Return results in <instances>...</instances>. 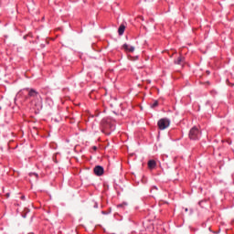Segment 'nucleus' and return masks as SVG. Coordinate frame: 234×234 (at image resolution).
<instances>
[{
    "label": "nucleus",
    "instance_id": "nucleus-11",
    "mask_svg": "<svg viewBox=\"0 0 234 234\" xmlns=\"http://www.w3.org/2000/svg\"><path fill=\"white\" fill-rule=\"evenodd\" d=\"M154 107H158V101H155L153 104H152V108Z\"/></svg>",
    "mask_w": 234,
    "mask_h": 234
},
{
    "label": "nucleus",
    "instance_id": "nucleus-7",
    "mask_svg": "<svg viewBox=\"0 0 234 234\" xmlns=\"http://www.w3.org/2000/svg\"><path fill=\"white\" fill-rule=\"evenodd\" d=\"M184 57H178L176 60H175L176 65H184Z\"/></svg>",
    "mask_w": 234,
    "mask_h": 234
},
{
    "label": "nucleus",
    "instance_id": "nucleus-2",
    "mask_svg": "<svg viewBox=\"0 0 234 234\" xmlns=\"http://www.w3.org/2000/svg\"><path fill=\"white\" fill-rule=\"evenodd\" d=\"M157 125L160 131H165V129L171 125V120L168 118H162L158 121Z\"/></svg>",
    "mask_w": 234,
    "mask_h": 234
},
{
    "label": "nucleus",
    "instance_id": "nucleus-8",
    "mask_svg": "<svg viewBox=\"0 0 234 234\" xmlns=\"http://www.w3.org/2000/svg\"><path fill=\"white\" fill-rule=\"evenodd\" d=\"M123 32H125V26L121 25L118 29L119 36H123Z\"/></svg>",
    "mask_w": 234,
    "mask_h": 234
},
{
    "label": "nucleus",
    "instance_id": "nucleus-9",
    "mask_svg": "<svg viewBox=\"0 0 234 234\" xmlns=\"http://www.w3.org/2000/svg\"><path fill=\"white\" fill-rule=\"evenodd\" d=\"M29 176H35L36 180H37V173H29Z\"/></svg>",
    "mask_w": 234,
    "mask_h": 234
},
{
    "label": "nucleus",
    "instance_id": "nucleus-12",
    "mask_svg": "<svg viewBox=\"0 0 234 234\" xmlns=\"http://www.w3.org/2000/svg\"><path fill=\"white\" fill-rule=\"evenodd\" d=\"M93 149H96V146H94Z\"/></svg>",
    "mask_w": 234,
    "mask_h": 234
},
{
    "label": "nucleus",
    "instance_id": "nucleus-4",
    "mask_svg": "<svg viewBox=\"0 0 234 234\" xmlns=\"http://www.w3.org/2000/svg\"><path fill=\"white\" fill-rule=\"evenodd\" d=\"M94 173L97 176H101V175H103V166H95Z\"/></svg>",
    "mask_w": 234,
    "mask_h": 234
},
{
    "label": "nucleus",
    "instance_id": "nucleus-6",
    "mask_svg": "<svg viewBox=\"0 0 234 234\" xmlns=\"http://www.w3.org/2000/svg\"><path fill=\"white\" fill-rule=\"evenodd\" d=\"M148 167L149 169H154L156 167V161L154 160L148 161Z\"/></svg>",
    "mask_w": 234,
    "mask_h": 234
},
{
    "label": "nucleus",
    "instance_id": "nucleus-10",
    "mask_svg": "<svg viewBox=\"0 0 234 234\" xmlns=\"http://www.w3.org/2000/svg\"><path fill=\"white\" fill-rule=\"evenodd\" d=\"M127 206V203H122L117 205V207H125Z\"/></svg>",
    "mask_w": 234,
    "mask_h": 234
},
{
    "label": "nucleus",
    "instance_id": "nucleus-1",
    "mask_svg": "<svg viewBox=\"0 0 234 234\" xmlns=\"http://www.w3.org/2000/svg\"><path fill=\"white\" fill-rule=\"evenodd\" d=\"M27 100L30 101L31 105L39 111V109H43V98H41V94L37 92V90L30 88H27Z\"/></svg>",
    "mask_w": 234,
    "mask_h": 234
},
{
    "label": "nucleus",
    "instance_id": "nucleus-13",
    "mask_svg": "<svg viewBox=\"0 0 234 234\" xmlns=\"http://www.w3.org/2000/svg\"><path fill=\"white\" fill-rule=\"evenodd\" d=\"M185 211H187V208H186Z\"/></svg>",
    "mask_w": 234,
    "mask_h": 234
},
{
    "label": "nucleus",
    "instance_id": "nucleus-3",
    "mask_svg": "<svg viewBox=\"0 0 234 234\" xmlns=\"http://www.w3.org/2000/svg\"><path fill=\"white\" fill-rule=\"evenodd\" d=\"M190 140H198L200 138V131L197 127H193L189 132Z\"/></svg>",
    "mask_w": 234,
    "mask_h": 234
},
{
    "label": "nucleus",
    "instance_id": "nucleus-5",
    "mask_svg": "<svg viewBox=\"0 0 234 234\" xmlns=\"http://www.w3.org/2000/svg\"><path fill=\"white\" fill-rule=\"evenodd\" d=\"M122 48H123L124 50H126L127 52H134V47L129 46V44H124V45L122 46Z\"/></svg>",
    "mask_w": 234,
    "mask_h": 234
}]
</instances>
